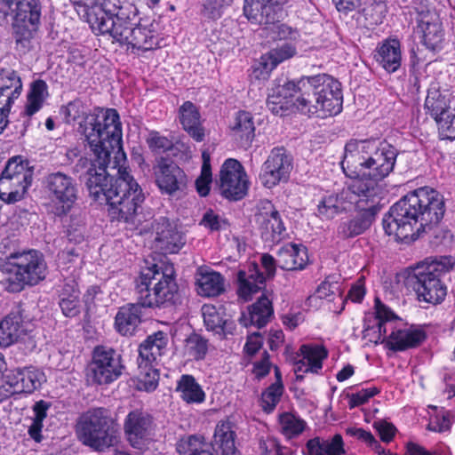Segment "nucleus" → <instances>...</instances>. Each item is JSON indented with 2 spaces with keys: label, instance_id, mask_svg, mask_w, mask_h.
I'll list each match as a JSON object with an SVG mask.
<instances>
[{
  "label": "nucleus",
  "instance_id": "58836bf2",
  "mask_svg": "<svg viewBox=\"0 0 455 455\" xmlns=\"http://www.w3.org/2000/svg\"><path fill=\"white\" fill-rule=\"evenodd\" d=\"M231 135L243 144H249L255 135L253 116L250 112L239 111L229 124Z\"/></svg>",
  "mask_w": 455,
  "mask_h": 455
},
{
  "label": "nucleus",
  "instance_id": "ddd939ff",
  "mask_svg": "<svg viewBox=\"0 0 455 455\" xmlns=\"http://www.w3.org/2000/svg\"><path fill=\"white\" fill-rule=\"evenodd\" d=\"M292 169V156L283 148H275L263 163L259 179L265 188H272L287 182Z\"/></svg>",
  "mask_w": 455,
  "mask_h": 455
},
{
  "label": "nucleus",
  "instance_id": "9b49d317",
  "mask_svg": "<svg viewBox=\"0 0 455 455\" xmlns=\"http://www.w3.org/2000/svg\"><path fill=\"white\" fill-rule=\"evenodd\" d=\"M42 5L40 0L18 1L12 5L13 35L17 46L28 47L40 22Z\"/></svg>",
  "mask_w": 455,
  "mask_h": 455
},
{
  "label": "nucleus",
  "instance_id": "6ab92c4d",
  "mask_svg": "<svg viewBox=\"0 0 455 455\" xmlns=\"http://www.w3.org/2000/svg\"><path fill=\"white\" fill-rule=\"evenodd\" d=\"M256 223L264 241L278 243L285 235V228L279 212L269 200H261L255 214Z\"/></svg>",
  "mask_w": 455,
  "mask_h": 455
},
{
  "label": "nucleus",
  "instance_id": "a18cd8bd",
  "mask_svg": "<svg viewBox=\"0 0 455 455\" xmlns=\"http://www.w3.org/2000/svg\"><path fill=\"white\" fill-rule=\"evenodd\" d=\"M60 307L68 317H74L80 312L79 290L75 282L65 283L61 290Z\"/></svg>",
  "mask_w": 455,
  "mask_h": 455
},
{
  "label": "nucleus",
  "instance_id": "cd10ccee",
  "mask_svg": "<svg viewBox=\"0 0 455 455\" xmlns=\"http://www.w3.org/2000/svg\"><path fill=\"white\" fill-rule=\"evenodd\" d=\"M296 54V48L284 44L280 47L272 49L267 55L261 58L258 66L253 68V76L257 79H267L271 71L281 62L291 59Z\"/></svg>",
  "mask_w": 455,
  "mask_h": 455
},
{
  "label": "nucleus",
  "instance_id": "69168bd1",
  "mask_svg": "<svg viewBox=\"0 0 455 455\" xmlns=\"http://www.w3.org/2000/svg\"><path fill=\"white\" fill-rule=\"evenodd\" d=\"M338 199L339 211L344 212L349 210L353 205L357 208V199L352 190L349 189V185L346 189L336 195Z\"/></svg>",
  "mask_w": 455,
  "mask_h": 455
},
{
  "label": "nucleus",
  "instance_id": "dca6fc26",
  "mask_svg": "<svg viewBox=\"0 0 455 455\" xmlns=\"http://www.w3.org/2000/svg\"><path fill=\"white\" fill-rule=\"evenodd\" d=\"M153 171L156 184L162 194L175 196L186 189L187 174L172 160L160 157L153 166Z\"/></svg>",
  "mask_w": 455,
  "mask_h": 455
},
{
  "label": "nucleus",
  "instance_id": "c9c22d12",
  "mask_svg": "<svg viewBox=\"0 0 455 455\" xmlns=\"http://www.w3.org/2000/svg\"><path fill=\"white\" fill-rule=\"evenodd\" d=\"M357 210L359 213L355 218L345 221L339 226L338 233L341 237L349 238L363 233L372 224L379 212L374 208H361Z\"/></svg>",
  "mask_w": 455,
  "mask_h": 455
},
{
  "label": "nucleus",
  "instance_id": "a211bd4d",
  "mask_svg": "<svg viewBox=\"0 0 455 455\" xmlns=\"http://www.w3.org/2000/svg\"><path fill=\"white\" fill-rule=\"evenodd\" d=\"M376 142L351 140L346 144L341 167L347 177L365 175V166Z\"/></svg>",
  "mask_w": 455,
  "mask_h": 455
},
{
  "label": "nucleus",
  "instance_id": "412c9836",
  "mask_svg": "<svg viewBox=\"0 0 455 455\" xmlns=\"http://www.w3.org/2000/svg\"><path fill=\"white\" fill-rule=\"evenodd\" d=\"M349 189L357 199V209L374 208L379 212V201L383 193V187L379 180L368 175H356L349 177Z\"/></svg>",
  "mask_w": 455,
  "mask_h": 455
},
{
  "label": "nucleus",
  "instance_id": "338daca9",
  "mask_svg": "<svg viewBox=\"0 0 455 455\" xmlns=\"http://www.w3.org/2000/svg\"><path fill=\"white\" fill-rule=\"evenodd\" d=\"M347 433L349 435L354 436L356 439L366 443L367 444L371 446L376 451L381 449L379 443L374 438V436L370 432L365 431L363 428H356V427L347 428Z\"/></svg>",
  "mask_w": 455,
  "mask_h": 455
},
{
  "label": "nucleus",
  "instance_id": "6e6552de",
  "mask_svg": "<svg viewBox=\"0 0 455 455\" xmlns=\"http://www.w3.org/2000/svg\"><path fill=\"white\" fill-rule=\"evenodd\" d=\"M311 84V76L302 77L299 81H289L279 86L273 94L268 95L267 108L275 114H279L283 109H287L290 105L295 106L304 114L316 115L320 117V109L314 108L315 105V92L306 95L302 91L301 84Z\"/></svg>",
  "mask_w": 455,
  "mask_h": 455
},
{
  "label": "nucleus",
  "instance_id": "9d476101",
  "mask_svg": "<svg viewBox=\"0 0 455 455\" xmlns=\"http://www.w3.org/2000/svg\"><path fill=\"white\" fill-rule=\"evenodd\" d=\"M44 186L52 212L58 217L66 216L72 210L78 197L76 180L62 172H56L45 176Z\"/></svg>",
  "mask_w": 455,
  "mask_h": 455
},
{
  "label": "nucleus",
  "instance_id": "ea45409f",
  "mask_svg": "<svg viewBox=\"0 0 455 455\" xmlns=\"http://www.w3.org/2000/svg\"><path fill=\"white\" fill-rule=\"evenodd\" d=\"M307 455H341L344 453L342 437L335 435L331 440L315 437L306 444Z\"/></svg>",
  "mask_w": 455,
  "mask_h": 455
},
{
  "label": "nucleus",
  "instance_id": "3c124183",
  "mask_svg": "<svg viewBox=\"0 0 455 455\" xmlns=\"http://www.w3.org/2000/svg\"><path fill=\"white\" fill-rule=\"evenodd\" d=\"M273 315L271 301L266 297L261 296L250 310V319L253 325L259 328L263 327L269 321Z\"/></svg>",
  "mask_w": 455,
  "mask_h": 455
},
{
  "label": "nucleus",
  "instance_id": "79ce46f5",
  "mask_svg": "<svg viewBox=\"0 0 455 455\" xmlns=\"http://www.w3.org/2000/svg\"><path fill=\"white\" fill-rule=\"evenodd\" d=\"M176 391L187 403H201L205 399V393L196 379L189 374H183L177 382Z\"/></svg>",
  "mask_w": 455,
  "mask_h": 455
},
{
  "label": "nucleus",
  "instance_id": "8fccbe9b",
  "mask_svg": "<svg viewBox=\"0 0 455 455\" xmlns=\"http://www.w3.org/2000/svg\"><path fill=\"white\" fill-rule=\"evenodd\" d=\"M51 407V403L46 402L44 400H40L36 402L33 405V412L34 418L32 419V424L28 427V435L29 436L39 443L42 440V428H43V421L47 417V411Z\"/></svg>",
  "mask_w": 455,
  "mask_h": 455
},
{
  "label": "nucleus",
  "instance_id": "a19ab883",
  "mask_svg": "<svg viewBox=\"0 0 455 455\" xmlns=\"http://www.w3.org/2000/svg\"><path fill=\"white\" fill-rule=\"evenodd\" d=\"M22 317L19 310L12 311L0 323V347H8L18 340L22 333Z\"/></svg>",
  "mask_w": 455,
  "mask_h": 455
},
{
  "label": "nucleus",
  "instance_id": "2eb2a0df",
  "mask_svg": "<svg viewBox=\"0 0 455 455\" xmlns=\"http://www.w3.org/2000/svg\"><path fill=\"white\" fill-rule=\"evenodd\" d=\"M154 235V248L163 254L179 252L186 243V237L174 221L166 217H159L151 223Z\"/></svg>",
  "mask_w": 455,
  "mask_h": 455
},
{
  "label": "nucleus",
  "instance_id": "a878e982",
  "mask_svg": "<svg viewBox=\"0 0 455 455\" xmlns=\"http://www.w3.org/2000/svg\"><path fill=\"white\" fill-rule=\"evenodd\" d=\"M302 359L294 363V372L296 379H302L303 376L299 372L317 373L323 367V360L327 357V350L319 345L304 344L299 350Z\"/></svg>",
  "mask_w": 455,
  "mask_h": 455
},
{
  "label": "nucleus",
  "instance_id": "052dcab7",
  "mask_svg": "<svg viewBox=\"0 0 455 455\" xmlns=\"http://www.w3.org/2000/svg\"><path fill=\"white\" fill-rule=\"evenodd\" d=\"M375 310H376V317L378 318V331H379V339L382 336H386L387 334V322L393 319L394 314L393 312L387 307L379 298L375 299Z\"/></svg>",
  "mask_w": 455,
  "mask_h": 455
},
{
  "label": "nucleus",
  "instance_id": "b1692460",
  "mask_svg": "<svg viewBox=\"0 0 455 455\" xmlns=\"http://www.w3.org/2000/svg\"><path fill=\"white\" fill-rule=\"evenodd\" d=\"M397 150L391 145L376 142L365 168V175L376 178L380 182L394 169Z\"/></svg>",
  "mask_w": 455,
  "mask_h": 455
},
{
  "label": "nucleus",
  "instance_id": "603ef678",
  "mask_svg": "<svg viewBox=\"0 0 455 455\" xmlns=\"http://www.w3.org/2000/svg\"><path fill=\"white\" fill-rule=\"evenodd\" d=\"M46 94L47 84L44 80H36L32 83L25 109L28 116L34 115L42 108Z\"/></svg>",
  "mask_w": 455,
  "mask_h": 455
},
{
  "label": "nucleus",
  "instance_id": "5701e85b",
  "mask_svg": "<svg viewBox=\"0 0 455 455\" xmlns=\"http://www.w3.org/2000/svg\"><path fill=\"white\" fill-rule=\"evenodd\" d=\"M290 0H244L243 13L255 24L275 23Z\"/></svg>",
  "mask_w": 455,
  "mask_h": 455
},
{
  "label": "nucleus",
  "instance_id": "473e14b6",
  "mask_svg": "<svg viewBox=\"0 0 455 455\" xmlns=\"http://www.w3.org/2000/svg\"><path fill=\"white\" fill-rule=\"evenodd\" d=\"M239 297L244 300L251 299L265 284L266 277L259 272L257 265L251 266L248 270H239L237 273Z\"/></svg>",
  "mask_w": 455,
  "mask_h": 455
},
{
  "label": "nucleus",
  "instance_id": "393cba45",
  "mask_svg": "<svg viewBox=\"0 0 455 455\" xmlns=\"http://www.w3.org/2000/svg\"><path fill=\"white\" fill-rule=\"evenodd\" d=\"M84 4L83 17L90 24L92 29L101 26V21L114 19L124 8L120 0H80Z\"/></svg>",
  "mask_w": 455,
  "mask_h": 455
},
{
  "label": "nucleus",
  "instance_id": "c03bdc74",
  "mask_svg": "<svg viewBox=\"0 0 455 455\" xmlns=\"http://www.w3.org/2000/svg\"><path fill=\"white\" fill-rule=\"evenodd\" d=\"M198 293L204 297L219 296L225 291V279L218 272L201 273L197 279Z\"/></svg>",
  "mask_w": 455,
  "mask_h": 455
},
{
  "label": "nucleus",
  "instance_id": "774afa93",
  "mask_svg": "<svg viewBox=\"0 0 455 455\" xmlns=\"http://www.w3.org/2000/svg\"><path fill=\"white\" fill-rule=\"evenodd\" d=\"M201 224L212 231H217L221 229L226 222L213 211L210 210L204 213Z\"/></svg>",
  "mask_w": 455,
  "mask_h": 455
},
{
  "label": "nucleus",
  "instance_id": "39448f33",
  "mask_svg": "<svg viewBox=\"0 0 455 455\" xmlns=\"http://www.w3.org/2000/svg\"><path fill=\"white\" fill-rule=\"evenodd\" d=\"M454 265L455 261L451 256L427 258L418 264L407 277V284L415 291L419 302L439 304L447 294L441 276L450 272Z\"/></svg>",
  "mask_w": 455,
  "mask_h": 455
},
{
  "label": "nucleus",
  "instance_id": "bb28decb",
  "mask_svg": "<svg viewBox=\"0 0 455 455\" xmlns=\"http://www.w3.org/2000/svg\"><path fill=\"white\" fill-rule=\"evenodd\" d=\"M125 45L143 52L156 48L158 41L153 21L148 19H140L129 34Z\"/></svg>",
  "mask_w": 455,
  "mask_h": 455
},
{
  "label": "nucleus",
  "instance_id": "4468645a",
  "mask_svg": "<svg viewBox=\"0 0 455 455\" xmlns=\"http://www.w3.org/2000/svg\"><path fill=\"white\" fill-rule=\"evenodd\" d=\"M248 184L246 172L240 162L233 158L226 160L220 174V194L229 200H240L246 196Z\"/></svg>",
  "mask_w": 455,
  "mask_h": 455
},
{
  "label": "nucleus",
  "instance_id": "423d86ee",
  "mask_svg": "<svg viewBox=\"0 0 455 455\" xmlns=\"http://www.w3.org/2000/svg\"><path fill=\"white\" fill-rule=\"evenodd\" d=\"M118 427L116 419L108 409L98 407L81 415L76 433L84 445L103 451L116 443Z\"/></svg>",
  "mask_w": 455,
  "mask_h": 455
},
{
  "label": "nucleus",
  "instance_id": "09e8293b",
  "mask_svg": "<svg viewBox=\"0 0 455 455\" xmlns=\"http://www.w3.org/2000/svg\"><path fill=\"white\" fill-rule=\"evenodd\" d=\"M208 351V341L201 335L191 333L184 340L183 354L196 361L204 359Z\"/></svg>",
  "mask_w": 455,
  "mask_h": 455
},
{
  "label": "nucleus",
  "instance_id": "4c0bfd02",
  "mask_svg": "<svg viewBox=\"0 0 455 455\" xmlns=\"http://www.w3.org/2000/svg\"><path fill=\"white\" fill-rule=\"evenodd\" d=\"M202 314L207 330L224 335L233 332L235 329L234 323L228 319L223 318V307H216L213 305H204Z\"/></svg>",
  "mask_w": 455,
  "mask_h": 455
},
{
  "label": "nucleus",
  "instance_id": "72a5a7b5",
  "mask_svg": "<svg viewBox=\"0 0 455 455\" xmlns=\"http://www.w3.org/2000/svg\"><path fill=\"white\" fill-rule=\"evenodd\" d=\"M374 59L387 72H395L401 65L399 41L396 39L385 40L376 48Z\"/></svg>",
  "mask_w": 455,
  "mask_h": 455
},
{
  "label": "nucleus",
  "instance_id": "49530a36",
  "mask_svg": "<svg viewBox=\"0 0 455 455\" xmlns=\"http://www.w3.org/2000/svg\"><path fill=\"white\" fill-rule=\"evenodd\" d=\"M424 108L426 113L430 115L433 118H437V116L443 114H447V112L451 109L447 95L443 94L436 87L428 89Z\"/></svg>",
  "mask_w": 455,
  "mask_h": 455
},
{
  "label": "nucleus",
  "instance_id": "0e129e2a",
  "mask_svg": "<svg viewBox=\"0 0 455 455\" xmlns=\"http://www.w3.org/2000/svg\"><path fill=\"white\" fill-rule=\"evenodd\" d=\"M147 142L152 151L165 152L172 148V142L158 132H151Z\"/></svg>",
  "mask_w": 455,
  "mask_h": 455
},
{
  "label": "nucleus",
  "instance_id": "f03ea898",
  "mask_svg": "<svg viewBox=\"0 0 455 455\" xmlns=\"http://www.w3.org/2000/svg\"><path fill=\"white\" fill-rule=\"evenodd\" d=\"M445 212L443 196L428 187L419 188L400 199L383 219L388 235L399 240L417 239L420 232L436 236L437 225Z\"/></svg>",
  "mask_w": 455,
  "mask_h": 455
},
{
  "label": "nucleus",
  "instance_id": "f257e3e1",
  "mask_svg": "<svg viewBox=\"0 0 455 455\" xmlns=\"http://www.w3.org/2000/svg\"><path fill=\"white\" fill-rule=\"evenodd\" d=\"M64 120L78 124V132L88 142L95 158L81 157L75 166L85 170V185L90 196L106 203L114 219L132 222L145 200L142 188L124 166L126 157L122 148V126L114 108L87 113L79 100L69 102L61 110Z\"/></svg>",
  "mask_w": 455,
  "mask_h": 455
},
{
  "label": "nucleus",
  "instance_id": "0eeeda50",
  "mask_svg": "<svg viewBox=\"0 0 455 455\" xmlns=\"http://www.w3.org/2000/svg\"><path fill=\"white\" fill-rule=\"evenodd\" d=\"M34 167L21 156L10 158L0 175V199L14 204L23 199L32 184Z\"/></svg>",
  "mask_w": 455,
  "mask_h": 455
},
{
  "label": "nucleus",
  "instance_id": "37998d69",
  "mask_svg": "<svg viewBox=\"0 0 455 455\" xmlns=\"http://www.w3.org/2000/svg\"><path fill=\"white\" fill-rule=\"evenodd\" d=\"M212 450V445L199 435L183 436L176 443L180 455H213Z\"/></svg>",
  "mask_w": 455,
  "mask_h": 455
},
{
  "label": "nucleus",
  "instance_id": "c756f323",
  "mask_svg": "<svg viewBox=\"0 0 455 455\" xmlns=\"http://www.w3.org/2000/svg\"><path fill=\"white\" fill-rule=\"evenodd\" d=\"M178 114L179 121L188 134L197 142L203 141L205 132L197 107L191 101H185L180 107Z\"/></svg>",
  "mask_w": 455,
  "mask_h": 455
},
{
  "label": "nucleus",
  "instance_id": "20e7f679",
  "mask_svg": "<svg viewBox=\"0 0 455 455\" xmlns=\"http://www.w3.org/2000/svg\"><path fill=\"white\" fill-rule=\"evenodd\" d=\"M137 299L144 307H165L174 304L178 285L172 266L152 264L144 267L136 284Z\"/></svg>",
  "mask_w": 455,
  "mask_h": 455
},
{
  "label": "nucleus",
  "instance_id": "aec40b11",
  "mask_svg": "<svg viewBox=\"0 0 455 455\" xmlns=\"http://www.w3.org/2000/svg\"><path fill=\"white\" fill-rule=\"evenodd\" d=\"M138 10L131 4H124V8L114 19H108L101 21V26L93 29L100 34H109L114 40L120 44H125L129 34L137 22Z\"/></svg>",
  "mask_w": 455,
  "mask_h": 455
},
{
  "label": "nucleus",
  "instance_id": "6e6d98bb",
  "mask_svg": "<svg viewBox=\"0 0 455 455\" xmlns=\"http://www.w3.org/2000/svg\"><path fill=\"white\" fill-rule=\"evenodd\" d=\"M283 392V385L280 383L271 384L261 395V407L264 411L272 412Z\"/></svg>",
  "mask_w": 455,
  "mask_h": 455
},
{
  "label": "nucleus",
  "instance_id": "de8ad7c7",
  "mask_svg": "<svg viewBox=\"0 0 455 455\" xmlns=\"http://www.w3.org/2000/svg\"><path fill=\"white\" fill-rule=\"evenodd\" d=\"M214 441L221 451V455H235V432L228 421L220 422L215 428Z\"/></svg>",
  "mask_w": 455,
  "mask_h": 455
},
{
  "label": "nucleus",
  "instance_id": "4d7b16f0",
  "mask_svg": "<svg viewBox=\"0 0 455 455\" xmlns=\"http://www.w3.org/2000/svg\"><path fill=\"white\" fill-rule=\"evenodd\" d=\"M438 125L439 136L442 140L455 139V110L451 109L447 114H443L434 118Z\"/></svg>",
  "mask_w": 455,
  "mask_h": 455
},
{
  "label": "nucleus",
  "instance_id": "2f4dec72",
  "mask_svg": "<svg viewBox=\"0 0 455 455\" xmlns=\"http://www.w3.org/2000/svg\"><path fill=\"white\" fill-rule=\"evenodd\" d=\"M168 339L164 332L157 331L149 335L139 347L138 362L148 365L156 363L164 354Z\"/></svg>",
  "mask_w": 455,
  "mask_h": 455
},
{
  "label": "nucleus",
  "instance_id": "f704fd0d",
  "mask_svg": "<svg viewBox=\"0 0 455 455\" xmlns=\"http://www.w3.org/2000/svg\"><path fill=\"white\" fill-rule=\"evenodd\" d=\"M426 339V334L419 329L393 331L387 340V346L393 351H404L419 347Z\"/></svg>",
  "mask_w": 455,
  "mask_h": 455
},
{
  "label": "nucleus",
  "instance_id": "c85d7f7f",
  "mask_svg": "<svg viewBox=\"0 0 455 455\" xmlns=\"http://www.w3.org/2000/svg\"><path fill=\"white\" fill-rule=\"evenodd\" d=\"M142 304L137 299L136 303H129L119 308L115 317V327L123 336H132L141 323Z\"/></svg>",
  "mask_w": 455,
  "mask_h": 455
},
{
  "label": "nucleus",
  "instance_id": "4be33fe9",
  "mask_svg": "<svg viewBox=\"0 0 455 455\" xmlns=\"http://www.w3.org/2000/svg\"><path fill=\"white\" fill-rule=\"evenodd\" d=\"M417 30L421 34L422 44L429 50L435 51L441 46L443 40V29L438 14L428 8H416Z\"/></svg>",
  "mask_w": 455,
  "mask_h": 455
},
{
  "label": "nucleus",
  "instance_id": "7c9ffc66",
  "mask_svg": "<svg viewBox=\"0 0 455 455\" xmlns=\"http://www.w3.org/2000/svg\"><path fill=\"white\" fill-rule=\"evenodd\" d=\"M276 255L278 267L287 271L303 269L308 259L306 247L291 243L281 247Z\"/></svg>",
  "mask_w": 455,
  "mask_h": 455
},
{
  "label": "nucleus",
  "instance_id": "13d9d810",
  "mask_svg": "<svg viewBox=\"0 0 455 455\" xmlns=\"http://www.w3.org/2000/svg\"><path fill=\"white\" fill-rule=\"evenodd\" d=\"M279 422L283 433L290 438L301 434L306 425L304 420L289 412L281 414Z\"/></svg>",
  "mask_w": 455,
  "mask_h": 455
},
{
  "label": "nucleus",
  "instance_id": "864d4df0",
  "mask_svg": "<svg viewBox=\"0 0 455 455\" xmlns=\"http://www.w3.org/2000/svg\"><path fill=\"white\" fill-rule=\"evenodd\" d=\"M44 374L34 368L20 369V394H30L41 385Z\"/></svg>",
  "mask_w": 455,
  "mask_h": 455
},
{
  "label": "nucleus",
  "instance_id": "e433bc0d",
  "mask_svg": "<svg viewBox=\"0 0 455 455\" xmlns=\"http://www.w3.org/2000/svg\"><path fill=\"white\" fill-rule=\"evenodd\" d=\"M22 91V82L16 71L9 68L0 69V102L12 107Z\"/></svg>",
  "mask_w": 455,
  "mask_h": 455
},
{
  "label": "nucleus",
  "instance_id": "f3484780",
  "mask_svg": "<svg viewBox=\"0 0 455 455\" xmlns=\"http://www.w3.org/2000/svg\"><path fill=\"white\" fill-rule=\"evenodd\" d=\"M153 430V418L145 411L132 410L124 419V431L126 439L136 449L141 450L148 443Z\"/></svg>",
  "mask_w": 455,
  "mask_h": 455
},
{
  "label": "nucleus",
  "instance_id": "1a4fd4ad",
  "mask_svg": "<svg viewBox=\"0 0 455 455\" xmlns=\"http://www.w3.org/2000/svg\"><path fill=\"white\" fill-rule=\"evenodd\" d=\"M306 95L315 92V105L314 108L320 109V117L335 116L341 112L343 96L340 83L332 76L320 74L311 76V84H301ZM313 108V106L311 105Z\"/></svg>",
  "mask_w": 455,
  "mask_h": 455
},
{
  "label": "nucleus",
  "instance_id": "680f3d73",
  "mask_svg": "<svg viewBox=\"0 0 455 455\" xmlns=\"http://www.w3.org/2000/svg\"><path fill=\"white\" fill-rule=\"evenodd\" d=\"M338 212H339V211L336 195H330L324 197L318 204V213L323 218L331 219Z\"/></svg>",
  "mask_w": 455,
  "mask_h": 455
},
{
  "label": "nucleus",
  "instance_id": "7ed1b4c3",
  "mask_svg": "<svg viewBox=\"0 0 455 455\" xmlns=\"http://www.w3.org/2000/svg\"><path fill=\"white\" fill-rule=\"evenodd\" d=\"M0 271L8 275L4 283L5 290L17 293L44 281L47 264L39 251H18L15 243L5 238L0 243Z\"/></svg>",
  "mask_w": 455,
  "mask_h": 455
},
{
  "label": "nucleus",
  "instance_id": "f8f14e48",
  "mask_svg": "<svg viewBox=\"0 0 455 455\" xmlns=\"http://www.w3.org/2000/svg\"><path fill=\"white\" fill-rule=\"evenodd\" d=\"M122 355L108 346H96L88 366V374L99 385H107L116 380L124 370Z\"/></svg>",
  "mask_w": 455,
  "mask_h": 455
},
{
  "label": "nucleus",
  "instance_id": "bf43d9fd",
  "mask_svg": "<svg viewBox=\"0 0 455 455\" xmlns=\"http://www.w3.org/2000/svg\"><path fill=\"white\" fill-rule=\"evenodd\" d=\"M0 384V395L8 397L20 394V369L9 371L4 375Z\"/></svg>",
  "mask_w": 455,
  "mask_h": 455
},
{
  "label": "nucleus",
  "instance_id": "e2e57ef3",
  "mask_svg": "<svg viewBox=\"0 0 455 455\" xmlns=\"http://www.w3.org/2000/svg\"><path fill=\"white\" fill-rule=\"evenodd\" d=\"M379 393V389L375 387L369 388H363L355 394L347 395L349 398V408L353 409L368 402Z\"/></svg>",
  "mask_w": 455,
  "mask_h": 455
},
{
  "label": "nucleus",
  "instance_id": "5fc2aeb1",
  "mask_svg": "<svg viewBox=\"0 0 455 455\" xmlns=\"http://www.w3.org/2000/svg\"><path fill=\"white\" fill-rule=\"evenodd\" d=\"M139 364V389L147 392L153 391L158 385L159 373L154 364L148 365L138 362Z\"/></svg>",
  "mask_w": 455,
  "mask_h": 455
}]
</instances>
